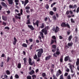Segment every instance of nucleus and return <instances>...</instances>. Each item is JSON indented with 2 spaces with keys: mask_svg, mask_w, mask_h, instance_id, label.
<instances>
[{
  "mask_svg": "<svg viewBox=\"0 0 79 79\" xmlns=\"http://www.w3.org/2000/svg\"><path fill=\"white\" fill-rule=\"evenodd\" d=\"M4 78H6H6H8V76L6 75H4Z\"/></svg>",
  "mask_w": 79,
  "mask_h": 79,
  "instance_id": "64",
  "label": "nucleus"
},
{
  "mask_svg": "<svg viewBox=\"0 0 79 79\" xmlns=\"http://www.w3.org/2000/svg\"><path fill=\"white\" fill-rule=\"evenodd\" d=\"M69 56H66L64 58L65 61H68V60H69Z\"/></svg>",
  "mask_w": 79,
  "mask_h": 79,
  "instance_id": "16",
  "label": "nucleus"
},
{
  "mask_svg": "<svg viewBox=\"0 0 79 79\" xmlns=\"http://www.w3.org/2000/svg\"><path fill=\"white\" fill-rule=\"evenodd\" d=\"M5 29H7V30H9L10 29V27H5Z\"/></svg>",
  "mask_w": 79,
  "mask_h": 79,
  "instance_id": "46",
  "label": "nucleus"
},
{
  "mask_svg": "<svg viewBox=\"0 0 79 79\" xmlns=\"http://www.w3.org/2000/svg\"><path fill=\"white\" fill-rule=\"evenodd\" d=\"M31 76L30 75L28 76L27 77V79H31Z\"/></svg>",
  "mask_w": 79,
  "mask_h": 79,
  "instance_id": "31",
  "label": "nucleus"
},
{
  "mask_svg": "<svg viewBox=\"0 0 79 79\" xmlns=\"http://www.w3.org/2000/svg\"><path fill=\"white\" fill-rule=\"evenodd\" d=\"M3 64H4V63L3 62H2L1 64V66L2 68V67H3Z\"/></svg>",
  "mask_w": 79,
  "mask_h": 79,
  "instance_id": "43",
  "label": "nucleus"
},
{
  "mask_svg": "<svg viewBox=\"0 0 79 79\" xmlns=\"http://www.w3.org/2000/svg\"><path fill=\"white\" fill-rule=\"evenodd\" d=\"M52 52L54 53L56 52V45H52ZM54 48V49H53Z\"/></svg>",
  "mask_w": 79,
  "mask_h": 79,
  "instance_id": "4",
  "label": "nucleus"
},
{
  "mask_svg": "<svg viewBox=\"0 0 79 79\" xmlns=\"http://www.w3.org/2000/svg\"><path fill=\"white\" fill-rule=\"evenodd\" d=\"M10 5H12L13 3V0H7Z\"/></svg>",
  "mask_w": 79,
  "mask_h": 79,
  "instance_id": "15",
  "label": "nucleus"
},
{
  "mask_svg": "<svg viewBox=\"0 0 79 79\" xmlns=\"http://www.w3.org/2000/svg\"><path fill=\"white\" fill-rule=\"evenodd\" d=\"M36 52H38L37 54V55L38 56V58L37 60L36 61L38 62H39V61H40V58H39L42 56V54L44 52V50H43V49L41 48L40 49H37L36 50Z\"/></svg>",
  "mask_w": 79,
  "mask_h": 79,
  "instance_id": "1",
  "label": "nucleus"
},
{
  "mask_svg": "<svg viewBox=\"0 0 79 79\" xmlns=\"http://www.w3.org/2000/svg\"><path fill=\"white\" fill-rule=\"evenodd\" d=\"M41 31L43 33L44 32V34H45V35H47V34H48L47 30H46V28L45 27L44 29H42L41 30Z\"/></svg>",
  "mask_w": 79,
  "mask_h": 79,
  "instance_id": "5",
  "label": "nucleus"
},
{
  "mask_svg": "<svg viewBox=\"0 0 79 79\" xmlns=\"http://www.w3.org/2000/svg\"><path fill=\"white\" fill-rule=\"evenodd\" d=\"M46 9H48L49 8V6H48V5L47 4L46 5Z\"/></svg>",
  "mask_w": 79,
  "mask_h": 79,
  "instance_id": "42",
  "label": "nucleus"
},
{
  "mask_svg": "<svg viewBox=\"0 0 79 79\" xmlns=\"http://www.w3.org/2000/svg\"><path fill=\"white\" fill-rule=\"evenodd\" d=\"M71 21L72 23H75V21L74 20H73V19H71Z\"/></svg>",
  "mask_w": 79,
  "mask_h": 79,
  "instance_id": "33",
  "label": "nucleus"
},
{
  "mask_svg": "<svg viewBox=\"0 0 79 79\" xmlns=\"http://www.w3.org/2000/svg\"><path fill=\"white\" fill-rule=\"evenodd\" d=\"M56 42V40H52L51 42V45H52V44H53L54 42Z\"/></svg>",
  "mask_w": 79,
  "mask_h": 79,
  "instance_id": "27",
  "label": "nucleus"
},
{
  "mask_svg": "<svg viewBox=\"0 0 79 79\" xmlns=\"http://www.w3.org/2000/svg\"><path fill=\"white\" fill-rule=\"evenodd\" d=\"M50 58H51V56H48L45 57V60H46V61H48V60H49Z\"/></svg>",
  "mask_w": 79,
  "mask_h": 79,
  "instance_id": "10",
  "label": "nucleus"
},
{
  "mask_svg": "<svg viewBox=\"0 0 79 79\" xmlns=\"http://www.w3.org/2000/svg\"><path fill=\"white\" fill-rule=\"evenodd\" d=\"M24 64L25 65H26V63L27 62V58H25L23 59Z\"/></svg>",
  "mask_w": 79,
  "mask_h": 79,
  "instance_id": "17",
  "label": "nucleus"
},
{
  "mask_svg": "<svg viewBox=\"0 0 79 79\" xmlns=\"http://www.w3.org/2000/svg\"><path fill=\"white\" fill-rule=\"evenodd\" d=\"M27 6H26L25 8V10H29L30 9V8H31V7H29L28 6V5Z\"/></svg>",
  "mask_w": 79,
  "mask_h": 79,
  "instance_id": "28",
  "label": "nucleus"
},
{
  "mask_svg": "<svg viewBox=\"0 0 79 79\" xmlns=\"http://www.w3.org/2000/svg\"><path fill=\"white\" fill-rule=\"evenodd\" d=\"M29 64H30L31 65H32L33 64H34V62H33V63H32L31 62H29Z\"/></svg>",
  "mask_w": 79,
  "mask_h": 79,
  "instance_id": "48",
  "label": "nucleus"
},
{
  "mask_svg": "<svg viewBox=\"0 0 79 79\" xmlns=\"http://www.w3.org/2000/svg\"><path fill=\"white\" fill-rule=\"evenodd\" d=\"M37 56V55L35 54V56H34V59L35 60H37L38 58Z\"/></svg>",
  "mask_w": 79,
  "mask_h": 79,
  "instance_id": "26",
  "label": "nucleus"
},
{
  "mask_svg": "<svg viewBox=\"0 0 79 79\" xmlns=\"http://www.w3.org/2000/svg\"><path fill=\"white\" fill-rule=\"evenodd\" d=\"M52 39L54 40H55V39H56V37L55 36H52Z\"/></svg>",
  "mask_w": 79,
  "mask_h": 79,
  "instance_id": "53",
  "label": "nucleus"
},
{
  "mask_svg": "<svg viewBox=\"0 0 79 79\" xmlns=\"http://www.w3.org/2000/svg\"><path fill=\"white\" fill-rule=\"evenodd\" d=\"M65 71H66V72H69V69L67 68V69H66Z\"/></svg>",
  "mask_w": 79,
  "mask_h": 79,
  "instance_id": "62",
  "label": "nucleus"
},
{
  "mask_svg": "<svg viewBox=\"0 0 79 79\" xmlns=\"http://www.w3.org/2000/svg\"><path fill=\"white\" fill-rule=\"evenodd\" d=\"M34 71L33 70H31V71H30V72H29V74L30 75H32L33 74H34Z\"/></svg>",
  "mask_w": 79,
  "mask_h": 79,
  "instance_id": "12",
  "label": "nucleus"
},
{
  "mask_svg": "<svg viewBox=\"0 0 79 79\" xmlns=\"http://www.w3.org/2000/svg\"><path fill=\"white\" fill-rule=\"evenodd\" d=\"M62 73V72L61 71V70L60 69H59L58 71H57V73L56 74V76H57V77H58V76L60 74H61Z\"/></svg>",
  "mask_w": 79,
  "mask_h": 79,
  "instance_id": "6",
  "label": "nucleus"
},
{
  "mask_svg": "<svg viewBox=\"0 0 79 79\" xmlns=\"http://www.w3.org/2000/svg\"><path fill=\"white\" fill-rule=\"evenodd\" d=\"M23 9H21V10H20V14H21V15H23Z\"/></svg>",
  "mask_w": 79,
  "mask_h": 79,
  "instance_id": "57",
  "label": "nucleus"
},
{
  "mask_svg": "<svg viewBox=\"0 0 79 79\" xmlns=\"http://www.w3.org/2000/svg\"><path fill=\"white\" fill-rule=\"evenodd\" d=\"M52 18L54 20H56V17L55 15H53Z\"/></svg>",
  "mask_w": 79,
  "mask_h": 79,
  "instance_id": "36",
  "label": "nucleus"
},
{
  "mask_svg": "<svg viewBox=\"0 0 79 79\" xmlns=\"http://www.w3.org/2000/svg\"><path fill=\"white\" fill-rule=\"evenodd\" d=\"M29 2V0H25L24 2V6H26L27 4Z\"/></svg>",
  "mask_w": 79,
  "mask_h": 79,
  "instance_id": "19",
  "label": "nucleus"
},
{
  "mask_svg": "<svg viewBox=\"0 0 79 79\" xmlns=\"http://www.w3.org/2000/svg\"><path fill=\"white\" fill-rule=\"evenodd\" d=\"M15 77L16 79H19V77L18 74H16L15 75Z\"/></svg>",
  "mask_w": 79,
  "mask_h": 79,
  "instance_id": "35",
  "label": "nucleus"
},
{
  "mask_svg": "<svg viewBox=\"0 0 79 79\" xmlns=\"http://www.w3.org/2000/svg\"><path fill=\"white\" fill-rule=\"evenodd\" d=\"M32 79H35V78H36V77H37L36 75H32Z\"/></svg>",
  "mask_w": 79,
  "mask_h": 79,
  "instance_id": "30",
  "label": "nucleus"
},
{
  "mask_svg": "<svg viewBox=\"0 0 79 79\" xmlns=\"http://www.w3.org/2000/svg\"><path fill=\"white\" fill-rule=\"evenodd\" d=\"M60 61L61 63H62V62H63V58H60Z\"/></svg>",
  "mask_w": 79,
  "mask_h": 79,
  "instance_id": "63",
  "label": "nucleus"
},
{
  "mask_svg": "<svg viewBox=\"0 0 79 79\" xmlns=\"http://www.w3.org/2000/svg\"><path fill=\"white\" fill-rule=\"evenodd\" d=\"M72 37L73 36L72 35H71L69 36V41H71Z\"/></svg>",
  "mask_w": 79,
  "mask_h": 79,
  "instance_id": "49",
  "label": "nucleus"
},
{
  "mask_svg": "<svg viewBox=\"0 0 79 79\" xmlns=\"http://www.w3.org/2000/svg\"><path fill=\"white\" fill-rule=\"evenodd\" d=\"M28 27H29V28L30 29L31 31H34V28L32 25H28Z\"/></svg>",
  "mask_w": 79,
  "mask_h": 79,
  "instance_id": "9",
  "label": "nucleus"
},
{
  "mask_svg": "<svg viewBox=\"0 0 79 79\" xmlns=\"http://www.w3.org/2000/svg\"><path fill=\"white\" fill-rule=\"evenodd\" d=\"M75 32L76 33H77V27L75 28Z\"/></svg>",
  "mask_w": 79,
  "mask_h": 79,
  "instance_id": "56",
  "label": "nucleus"
},
{
  "mask_svg": "<svg viewBox=\"0 0 79 79\" xmlns=\"http://www.w3.org/2000/svg\"><path fill=\"white\" fill-rule=\"evenodd\" d=\"M27 24H31V21L30 19H28L27 20V22L26 23Z\"/></svg>",
  "mask_w": 79,
  "mask_h": 79,
  "instance_id": "23",
  "label": "nucleus"
},
{
  "mask_svg": "<svg viewBox=\"0 0 79 79\" xmlns=\"http://www.w3.org/2000/svg\"><path fill=\"white\" fill-rule=\"evenodd\" d=\"M2 19L4 21H7V17L6 16L2 15Z\"/></svg>",
  "mask_w": 79,
  "mask_h": 79,
  "instance_id": "11",
  "label": "nucleus"
},
{
  "mask_svg": "<svg viewBox=\"0 0 79 79\" xmlns=\"http://www.w3.org/2000/svg\"><path fill=\"white\" fill-rule=\"evenodd\" d=\"M66 26H67L68 28H69V25L68 24V23H67L66 24Z\"/></svg>",
  "mask_w": 79,
  "mask_h": 79,
  "instance_id": "52",
  "label": "nucleus"
},
{
  "mask_svg": "<svg viewBox=\"0 0 79 79\" xmlns=\"http://www.w3.org/2000/svg\"><path fill=\"white\" fill-rule=\"evenodd\" d=\"M75 42L77 43V42H79V40H78V37L77 36H75Z\"/></svg>",
  "mask_w": 79,
  "mask_h": 79,
  "instance_id": "20",
  "label": "nucleus"
},
{
  "mask_svg": "<svg viewBox=\"0 0 79 79\" xmlns=\"http://www.w3.org/2000/svg\"><path fill=\"white\" fill-rule=\"evenodd\" d=\"M66 14L67 15H67L68 18H69V11H67L66 12Z\"/></svg>",
  "mask_w": 79,
  "mask_h": 79,
  "instance_id": "25",
  "label": "nucleus"
},
{
  "mask_svg": "<svg viewBox=\"0 0 79 79\" xmlns=\"http://www.w3.org/2000/svg\"><path fill=\"white\" fill-rule=\"evenodd\" d=\"M2 25H3L4 26H6V23H5V22H3Z\"/></svg>",
  "mask_w": 79,
  "mask_h": 79,
  "instance_id": "55",
  "label": "nucleus"
},
{
  "mask_svg": "<svg viewBox=\"0 0 79 79\" xmlns=\"http://www.w3.org/2000/svg\"><path fill=\"white\" fill-rule=\"evenodd\" d=\"M10 59H11L9 57H8L7 59V62H9Z\"/></svg>",
  "mask_w": 79,
  "mask_h": 79,
  "instance_id": "41",
  "label": "nucleus"
},
{
  "mask_svg": "<svg viewBox=\"0 0 79 79\" xmlns=\"http://www.w3.org/2000/svg\"><path fill=\"white\" fill-rule=\"evenodd\" d=\"M14 41L13 42V44L14 45H16V44L17 41V40H16V38L14 37Z\"/></svg>",
  "mask_w": 79,
  "mask_h": 79,
  "instance_id": "14",
  "label": "nucleus"
},
{
  "mask_svg": "<svg viewBox=\"0 0 79 79\" xmlns=\"http://www.w3.org/2000/svg\"><path fill=\"white\" fill-rule=\"evenodd\" d=\"M69 68L70 69V71L72 73H74V66L73 65H71L70 64H69Z\"/></svg>",
  "mask_w": 79,
  "mask_h": 79,
  "instance_id": "3",
  "label": "nucleus"
},
{
  "mask_svg": "<svg viewBox=\"0 0 79 79\" xmlns=\"http://www.w3.org/2000/svg\"><path fill=\"white\" fill-rule=\"evenodd\" d=\"M53 55L54 56H55V58L57 57V56L56 55V53H54L53 54Z\"/></svg>",
  "mask_w": 79,
  "mask_h": 79,
  "instance_id": "60",
  "label": "nucleus"
},
{
  "mask_svg": "<svg viewBox=\"0 0 79 79\" xmlns=\"http://www.w3.org/2000/svg\"><path fill=\"white\" fill-rule=\"evenodd\" d=\"M22 46L23 47H25V48H27V44L25 43H23L22 44Z\"/></svg>",
  "mask_w": 79,
  "mask_h": 79,
  "instance_id": "21",
  "label": "nucleus"
},
{
  "mask_svg": "<svg viewBox=\"0 0 79 79\" xmlns=\"http://www.w3.org/2000/svg\"><path fill=\"white\" fill-rule=\"evenodd\" d=\"M54 13L52 11H50L49 12L50 15H51L52 16V15H53Z\"/></svg>",
  "mask_w": 79,
  "mask_h": 79,
  "instance_id": "38",
  "label": "nucleus"
},
{
  "mask_svg": "<svg viewBox=\"0 0 79 79\" xmlns=\"http://www.w3.org/2000/svg\"><path fill=\"white\" fill-rule=\"evenodd\" d=\"M56 54L57 55H59L60 54V52L59 51H56Z\"/></svg>",
  "mask_w": 79,
  "mask_h": 79,
  "instance_id": "34",
  "label": "nucleus"
},
{
  "mask_svg": "<svg viewBox=\"0 0 79 79\" xmlns=\"http://www.w3.org/2000/svg\"><path fill=\"white\" fill-rule=\"evenodd\" d=\"M56 4V3L55 2H54L51 5V7H53V6H54Z\"/></svg>",
  "mask_w": 79,
  "mask_h": 79,
  "instance_id": "45",
  "label": "nucleus"
},
{
  "mask_svg": "<svg viewBox=\"0 0 79 79\" xmlns=\"http://www.w3.org/2000/svg\"><path fill=\"white\" fill-rule=\"evenodd\" d=\"M28 62L29 63H31V62H32V59L31 58H29L28 60Z\"/></svg>",
  "mask_w": 79,
  "mask_h": 79,
  "instance_id": "40",
  "label": "nucleus"
},
{
  "mask_svg": "<svg viewBox=\"0 0 79 79\" xmlns=\"http://www.w3.org/2000/svg\"><path fill=\"white\" fill-rule=\"evenodd\" d=\"M33 23L34 26H35V25H36L37 27H39V20H37L35 23L34 22H33Z\"/></svg>",
  "mask_w": 79,
  "mask_h": 79,
  "instance_id": "7",
  "label": "nucleus"
},
{
  "mask_svg": "<svg viewBox=\"0 0 79 79\" xmlns=\"http://www.w3.org/2000/svg\"><path fill=\"white\" fill-rule=\"evenodd\" d=\"M60 79H63V75H61L60 76Z\"/></svg>",
  "mask_w": 79,
  "mask_h": 79,
  "instance_id": "39",
  "label": "nucleus"
},
{
  "mask_svg": "<svg viewBox=\"0 0 79 79\" xmlns=\"http://www.w3.org/2000/svg\"><path fill=\"white\" fill-rule=\"evenodd\" d=\"M51 72L52 74H53L54 73V71L53 69H51Z\"/></svg>",
  "mask_w": 79,
  "mask_h": 79,
  "instance_id": "44",
  "label": "nucleus"
},
{
  "mask_svg": "<svg viewBox=\"0 0 79 79\" xmlns=\"http://www.w3.org/2000/svg\"><path fill=\"white\" fill-rule=\"evenodd\" d=\"M6 73L7 75H9V74H10V72L9 70H6Z\"/></svg>",
  "mask_w": 79,
  "mask_h": 79,
  "instance_id": "32",
  "label": "nucleus"
},
{
  "mask_svg": "<svg viewBox=\"0 0 79 79\" xmlns=\"http://www.w3.org/2000/svg\"><path fill=\"white\" fill-rule=\"evenodd\" d=\"M45 27V24L44 23H42L41 24V25L40 26V27L41 29H43L44 27Z\"/></svg>",
  "mask_w": 79,
  "mask_h": 79,
  "instance_id": "18",
  "label": "nucleus"
},
{
  "mask_svg": "<svg viewBox=\"0 0 79 79\" xmlns=\"http://www.w3.org/2000/svg\"><path fill=\"white\" fill-rule=\"evenodd\" d=\"M73 42H71V43H69V47H72L73 46Z\"/></svg>",
  "mask_w": 79,
  "mask_h": 79,
  "instance_id": "47",
  "label": "nucleus"
},
{
  "mask_svg": "<svg viewBox=\"0 0 79 79\" xmlns=\"http://www.w3.org/2000/svg\"><path fill=\"white\" fill-rule=\"evenodd\" d=\"M53 79H57V77H56V76H55L54 75L53 76Z\"/></svg>",
  "mask_w": 79,
  "mask_h": 79,
  "instance_id": "50",
  "label": "nucleus"
},
{
  "mask_svg": "<svg viewBox=\"0 0 79 79\" xmlns=\"http://www.w3.org/2000/svg\"><path fill=\"white\" fill-rule=\"evenodd\" d=\"M32 47H33V45L32 44L29 48L30 50H32Z\"/></svg>",
  "mask_w": 79,
  "mask_h": 79,
  "instance_id": "61",
  "label": "nucleus"
},
{
  "mask_svg": "<svg viewBox=\"0 0 79 79\" xmlns=\"http://www.w3.org/2000/svg\"><path fill=\"white\" fill-rule=\"evenodd\" d=\"M16 19H21V17L18 16L17 15H16L15 17Z\"/></svg>",
  "mask_w": 79,
  "mask_h": 79,
  "instance_id": "37",
  "label": "nucleus"
},
{
  "mask_svg": "<svg viewBox=\"0 0 79 79\" xmlns=\"http://www.w3.org/2000/svg\"><path fill=\"white\" fill-rule=\"evenodd\" d=\"M1 4L3 6H4L5 8H7V7H8L7 5H6V4L3 2H2Z\"/></svg>",
  "mask_w": 79,
  "mask_h": 79,
  "instance_id": "8",
  "label": "nucleus"
},
{
  "mask_svg": "<svg viewBox=\"0 0 79 79\" xmlns=\"http://www.w3.org/2000/svg\"><path fill=\"white\" fill-rule=\"evenodd\" d=\"M21 63H19L18 64V68H19V69L21 68Z\"/></svg>",
  "mask_w": 79,
  "mask_h": 79,
  "instance_id": "24",
  "label": "nucleus"
},
{
  "mask_svg": "<svg viewBox=\"0 0 79 79\" xmlns=\"http://www.w3.org/2000/svg\"><path fill=\"white\" fill-rule=\"evenodd\" d=\"M29 40L31 42H32V41H33V40L31 38H30L29 39Z\"/></svg>",
  "mask_w": 79,
  "mask_h": 79,
  "instance_id": "58",
  "label": "nucleus"
},
{
  "mask_svg": "<svg viewBox=\"0 0 79 79\" xmlns=\"http://www.w3.org/2000/svg\"><path fill=\"white\" fill-rule=\"evenodd\" d=\"M53 10L54 11H56V8L54 7L53 8Z\"/></svg>",
  "mask_w": 79,
  "mask_h": 79,
  "instance_id": "54",
  "label": "nucleus"
},
{
  "mask_svg": "<svg viewBox=\"0 0 79 79\" xmlns=\"http://www.w3.org/2000/svg\"><path fill=\"white\" fill-rule=\"evenodd\" d=\"M79 7H78L77 8V9L76 12L77 13H79Z\"/></svg>",
  "mask_w": 79,
  "mask_h": 79,
  "instance_id": "51",
  "label": "nucleus"
},
{
  "mask_svg": "<svg viewBox=\"0 0 79 79\" xmlns=\"http://www.w3.org/2000/svg\"><path fill=\"white\" fill-rule=\"evenodd\" d=\"M68 75V73H66L64 74V76H67Z\"/></svg>",
  "mask_w": 79,
  "mask_h": 79,
  "instance_id": "59",
  "label": "nucleus"
},
{
  "mask_svg": "<svg viewBox=\"0 0 79 79\" xmlns=\"http://www.w3.org/2000/svg\"><path fill=\"white\" fill-rule=\"evenodd\" d=\"M42 75L43 77H45V76H46V73H42Z\"/></svg>",
  "mask_w": 79,
  "mask_h": 79,
  "instance_id": "29",
  "label": "nucleus"
},
{
  "mask_svg": "<svg viewBox=\"0 0 79 79\" xmlns=\"http://www.w3.org/2000/svg\"><path fill=\"white\" fill-rule=\"evenodd\" d=\"M59 29L60 28H59V27L58 26H56V28H55V27H54L52 29V30L53 31H54L55 33H57V32L59 31Z\"/></svg>",
  "mask_w": 79,
  "mask_h": 79,
  "instance_id": "2",
  "label": "nucleus"
},
{
  "mask_svg": "<svg viewBox=\"0 0 79 79\" xmlns=\"http://www.w3.org/2000/svg\"><path fill=\"white\" fill-rule=\"evenodd\" d=\"M39 33L40 34V35L41 36V37L42 38H44V33H43V32H40Z\"/></svg>",
  "mask_w": 79,
  "mask_h": 79,
  "instance_id": "22",
  "label": "nucleus"
},
{
  "mask_svg": "<svg viewBox=\"0 0 79 79\" xmlns=\"http://www.w3.org/2000/svg\"><path fill=\"white\" fill-rule=\"evenodd\" d=\"M61 27H66V23H63L61 24Z\"/></svg>",
  "mask_w": 79,
  "mask_h": 79,
  "instance_id": "13",
  "label": "nucleus"
}]
</instances>
